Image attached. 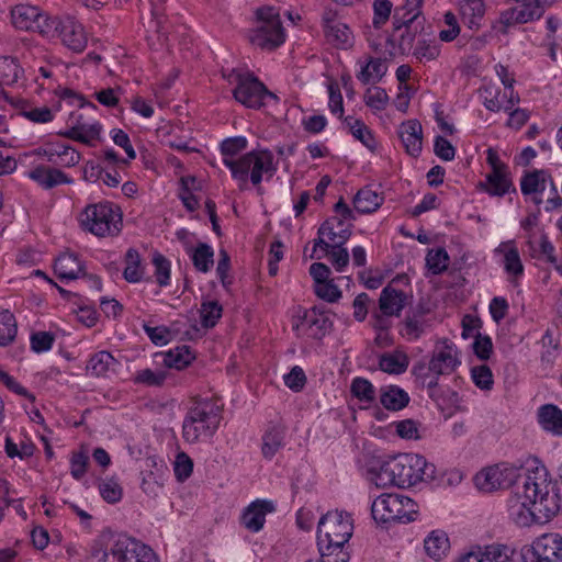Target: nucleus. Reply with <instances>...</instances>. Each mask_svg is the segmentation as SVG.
<instances>
[{"label": "nucleus", "mask_w": 562, "mask_h": 562, "mask_svg": "<svg viewBox=\"0 0 562 562\" xmlns=\"http://www.w3.org/2000/svg\"><path fill=\"white\" fill-rule=\"evenodd\" d=\"M166 380L164 371H153L151 369H144L136 373L134 381L139 384L148 386H160Z\"/></svg>", "instance_id": "64"}, {"label": "nucleus", "mask_w": 562, "mask_h": 562, "mask_svg": "<svg viewBox=\"0 0 562 562\" xmlns=\"http://www.w3.org/2000/svg\"><path fill=\"white\" fill-rule=\"evenodd\" d=\"M139 543L126 535H117L113 538L109 551L95 550L93 558L99 562H133L136 559Z\"/></svg>", "instance_id": "15"}, {"label": "nucleus", "mask_w": 562, "mask_h": 562, "mask_svg": "<svg viewBox=\"0 0 562 562\" xmlns=\"http://www.w3.org/2000/svg\"><path fill=\"white\" fill-rule=\"evenodd\" d=\"M531 562H562V535L544 533L531 546Z\"/></svg>", "instance_id": "17"}, {"label": "nucleus", "mask_w": 562, "mask_h": 562, "mask_svg": "<svg viewBox=\"0 0 562 562\" xmlns=\"http://www.w3.org/2000/svg\"><path fill=\"white\" fill-rule=\"evenodd\" d=\"M328 257L334 268L341 272L349 263V252L344 245L327 244V246L319 247Z\"/></svg>", "instance_id": "50"}, {"label": "nucleus", "mask_w": 562, "mask_h": 562, "mask_svg": "<svg viewBox=\"0 0 562 562\" xmlns=\"http://www.w3.org/2000/svg\"><path fill=\"white\" fill-rule=\"evenodd\" d=\"M18 331V325L14 315L4 308H0V346L10 345Z\"/></svg>", "instance_id": "45"}, {"label": "nucleus", "mask_w": 562, "mask_h": 562, "mask_svg": "<svg viewBox=\"0 0 562 562\" xmlns=\"http://www.w3.org/2000/svg\"><path fill=\"white\" fill-rule=\"evenodd\" d=\"M352 224L339 216H331L326 220L318 228V238L314 240L313 254L318 247L327 246V244L345 245L351 236Z\"/></svg>", "instance_id": "13"}, {"label": "nucleus", "mask_w": 562, "mask_h": 562, "mask_svg": "<svg viewBox=\"0 0 562 562\" xmlns=\"http://www.w3.org/2000/svg\"><path fill=\"white\" fill-rule=\"evenodd\" d=\"M387 71V66L380 58L370 57L361 63L357 79L363 85L379 82Z\"/></svg>", "instance_id": "33"}, {"label": "nucleus", "mask_w": 562, "mask_h": 562, "mask_svg": "<svg viewBox=\"0 0 562 562\" xmlns=\"http://www.w3.org/2000/svg\"><path fill=\"white\" fill-rule=\"evenodd\" d=\"M324 32L329 43L338 48H349L353 43V35L347 24L336 19L334 14L326 13L323 16Z\"/></svg>", "instance_id": "21"}, {"label": "nucleus", "mask_w": 562, "mask_h": 562, "mask_svg": "<svg viewBox=\"0 0 562 562\" xmlns=\"http://www.w3.org/2000/svg\"><path fill=\"white\" fill-rule=\"evenodd\" d=\"M119 366V361L109 351L102 350L91 356L87 371L94 376H108L114 373Z\"/></svg>", "instance_id": "28"}, {"label": "nucleus", "mask_w": 562, "mask_h": 562, "mask_svg": "<svg viewBox=\"0 0 562 562\" xmlns=\"http://www.w3.org/2000/svg\"><path fill=\"white\" fill-rule=\"evenodd\" d=\"M495 251L504 255V268L508 274L515 278L522 274L524 266L520 260L519 251L513 240L502 243Z\"/></svg>", "instance_id": "35"}, {"label": "nucleus", "mask_w": 562, "mask_h": 562, "mask_svg": "<svg viewBox=\"0 0 562 562\" xmlns=\"http://www.w3.org/2000/svg\"><path fill=\"white\" fill-rule=\"evenodd\" d=\"M53 31L49 37L58 36L69 49L80 53L88 43L83 26L72 18L59 20L53 18Z\"/></svg>", "instance_id": "14"}, {"label": "nucleus", "mask_w": 562, "mask_h": 562, "mask_svg": "<svg viewBox=\"0 0 562 562\" xmlns=\"http://www.w3.org/2000/svg\"><path fill=\"white\" fill-rule=\"evenodd\" d=\"M559 509V497L543 467L530 471L507 502L509 519L520 527L543 524L555 516Z\"/></svg>", "instance_id": "1"}, {"label": "nucleus", "mask_w": 562, "mask_h": 562, "mask_svg": "<svg viewBox=\"0 0 562 562\" xmlns=\"http://www.w3.org/2000/svg\"><path fill=\"white\" fill-rule=\"evenodd\" d=\"M11 22L21 31L38 32L49 37L53 31V18L44 14L38 7L31 4H16L11 9Z\"/></svg>", "instance_id": "10"}, {"label": "nucleus", "mask_w": 562, "mask_h": 562, "mask_svg": "<svg viewBox=\"0 0 562 562\" xmlns=\"http://www.w3.org/2000/svg\"><path fill=\"white\" fill-rule=\"evenodd\" d=\"M20 76V66L16 60L12 58L0 59V87L3 85L10 86L18 81Z\"/></svg>", "instance_id": "54"}, {"label": "nucleus", "mask_w": 562, "mask_h": 562, "mask_svg": "<svg viewBox=\"0 0 562 562\" xmlns=\"http://www.w3.org/2000/svg\"><path fill=\"white\" fill-rule=\"evenodd\" d=\"M322 562H348L350 554L346 544L317 542Z\"/></svg>", "instance_id": "40"}, {"label": "nucleus", "mask_w": 562, "mask_h": 562, "mask_svg": "<svg viewBox=\"0 0 562 562\" xmlns=\"http://www.w3.org/2000/svg\"><path fill=\"white\" fill-rule=\"evenodd\" d=\"M519 476L517 467L502 463L488 467L475 475V485L484 492L506 488L513 485Z\"/></svg>", "instance_id": "11"}, {"label": "nucleus", "mask_w": 562, "mask_h": 562, "mask_svg": "<svg viewBox=\"0 0 562 562\" xmlns=\"http://www.w3.org/2000/svg\"><path fill=\"white\" fill-rule=\"evenodd\" d=\"M187 252L190 255L193 266L200 272H207L214 262L213 248L205 244L200 243L194 249L187 247Z\"/></svg>", "instance_id": "37"}, {"label": "nucleus", "mask_w": 562, "mask_h": 562, "mask_svg": "<svg viewBox=\"0 0 562 562\" xmlns=\"http://www.w3.org/2000/svg\"><path fill=\"white\" fill-rule=\"evenodd\" d=\"M123 276L124 279L131 283L139 282L143 279L144 267L142 266L140 256L138 251L133 248L126 251Z\"/></svg>", "instance_id": "41"}, {"label": "nucleus", "mask_w": 562, "mask_h": 562, "mask_svg": "<svg viewBox=\"0 0 562 562\" xmlns=\"http://www.w3.org/2000/svg\"><path fill=\"white\" fill-rule=\"evenodd\" d=\"M408 393L397 385H386L380 389V402L389 411H401L409 403Z\"/></svg>", "instance_id": "30"}, {"label": "nucleus", "mask_w": 562, "mask_h": 562, "mask_svg": "<svg viewBox=\"0 0 562 562\" xmlns=\"http://www.w3.org/2000/svg\"><path fill=\"white\" fill-rule=\"evenodd\" d=\"M424 548L431 559L438 561L442 559L449 548V539L443 532L432 531L424 541Z\"/></svg>", "instance_id": "38"}, {"label": "nucleus", "mask_w": 562, "mask_h": 562, "mask_svg": "<svg viewBox=\"0 0 562 562\" xmlns=\"http://www.w3.org/2000/svg\"><path fill=\"white\" fill-rule=\"evenodd\" d=\"M383 203V198L379 192L371 188H362L353 198L355 210L359 213H372Z\"/></svg>", "instance_id": "36"}, {"label": "nucleus", "mask_w": 562, "mask_h": 562, "mask_svg": "<svg viewBox=\"0 0 562 562\" xmlns=\"http://www.w3.org/2000/svg\"><path fill=\"white\" fill-rule=\"evenodd\" d=\"M471 376L474 384L481 390H491L494 384L493 374L491 369L485 366L473 367L471 370Z\"/></svg>", "instance_id": "60"}, {"label": "nucleus", "mask_w": 562, "mask_h": 562, "mask_svg": "<svg viewBox=\"0 0 562 562\" xmlns=\"http://www.w3.org/2000/svg\"><path fill=\"white\" fill-rule=\"evenodd\" d=\"M350 391L360 402L371 404L375 400V387L367 379H353L350 385Z\"/></svg>", "instance_id": "51"}, {"label": "nucleus", "mask_w": 562, "mask_h": 562, "mask_svg": "<svg viewBox=\"0 0 562 562\" xmlns=\"http://www.w3.org/2000/svg\"><path fill=\"white\" fill-rule=\"evenodd\" d=\"M423 0H404L401 7L395 8L393 14L394 31L398 32L403 24L414 23L420 14Z\"/></svg>", "instance_id": "34"}, {"label": "nucleus", "mask_w": 562, "mask_h": 562, "mask_svg": "<svg viewBox=\"0 0 562 562\" xmlns=\"http://www.w3.org/2000/svg\"><path fill=\"white\" fill-rule=\"evenodd\" d=\"M274 509V504L271 501L257 499L245 508L241 515V525L251 532H258L265 526L266 515Z\"/></svg>", "instance_id": "22"}, {"label": "nucleus", "mask_w": 562, "mask_h": 562, "mask_svg": "<svg viewBox=\"0 0 562 562\" xmlns=\"http://www.w3.org/2000/svg\"><path fill=\"white\" fill-rule=\"evenodd\" d=\"M426 326L425 311L418 307L407 313L402 323L400 333L405 339L414 341L424 334Z\"/></svg>", "instance_id": "27"}, {"label": "nucleus", "mask_w": 562, "mask_h": 562, "mask_svg": "<svg viewBox=\"0 0 562 562\" xmlns=\"http://www.w3.org/2000/svg\"><path fill=\"white\" fill-rule=\"evenodd\" d=\"M223 77L229 85L235 86L233 89L235 100L247 108L259 109L265 104L266 98L273 97L265 85L250 72L231 69L224 71Z\"/></svg>", "instance_id": "7"}, {"label": "nucleus", "mask_w": 562, "mask_h": 562, "mask_svg": "<svg viewBox=\"0 0 562 562\" xmlns=\"http://www.w3.org/2000/svg\"><path fill=\"white\" fill-rule=\"evenodd\" d=\"M486 191L491 195L503 196L509 192L510 188L513 187L512 180L509 179L508 169L502 171H491L486 176Z\"/></svg>", "instance_id": "39"}, {"label": "nucleus", "mask_w": 562, "mask_h": 562, "mask_svg": "<svg viewBox=\"0 0 562 562\" xmlns=\"http://www.w3.org/2000/svg\"><path fill=\"white\" fill-rule=\"evenodd\" d=\"M146 467L156 468L157 474L155 475L154 480L144 476L142 488L145 493L155 495L157 494L158 488L162 486V479L168 469L162 462L158 463L155 458L146 459Z\"/></svg>", "instance_id": "47"}, {"label": "nucleus", "mask_w": 562, "mask_h": 562, "mask_svg": "<svg viewBox=\"0 0 562 562\" xmlns=\"http://www.w3.org/2000/svg\"><path fill=\"white\" fill-rule=\"evenodd\" d=\"M458 5L460 14L471 27L477 25L485 13L483 0H458Z\"/></svg>", "instance_id": "42"}, {"label": "nucleus", "mask_w": 562, "mask_h": 562, "mask_svg": "<svg viewBox=\"0 0 562 562\" xmlns=\"http://www.w3.org/2000/svg\"><path fill=\"white\" fill-rule=\"evenodd\" d=\"M29 177L43 189L49 190L59 184H70L72 179L58 168L37 166L29 172Z\"/></svg>", "instance_id": "26"}, {"label": "nucleus", "mask_w": 562, "mask_h": 562, "mask_svg": "<svg viewBox=\"0 0 562 562\" xmlns=\"http://www.w3.org/2000/svg\"><path fill=\"white\" fill-rule=\"evenodd\" d=\"M372 24L375 29H381L389 21L393 4L390 0H374Z\"/></svg>", "instance_id": "57"}, {"label": "nucleus", "mask_w": 562, "mask_h": 562, "mask_svg": "<svg viewBox=\"0 0 562 562\" xmlns=\"http://www.w3.org/2000/svg\"><path fill=\"white\" fill-rule=\"evenodd\" d=\"M70 124V127L60 135L86 145H91L100 138L102 125L98 121L88 122L82 114H72Z\"/></svg>", "instance_id": "18"}, {"label": "nucleus", "mask_w": 562, "mask_h": 562, "mask_svg": "<svg viewBox=\"0 0 562 562\" xmlns=\"http://www.w3.org/2000/svg\"><path fill=\"white\" fill-rule=\"evenodd\" d=\"M193 359L194 356L191 352L190 348L188 346H181L170 350L165 356L164 361L165 364L168 366L169 368L181 370L186 368L188 364H190Z\"/></svg>", "instance_id": "48"}, {"label": "nucleus", "mask_w": 562, "mask_h": 562, "mask_svg": "<svg viewBox=\"0 0 562 562\" xmlns=\"http://www.w3.org/2000/svg\"><path fill=\"white\" fill-rule=\"evenodd\" d=\"M247 147V139L243 136L227 138L221 144V151L223 155V164L226 166V160H236L234 157Z\"/></svg>", "instance_id": "55"}, {"label": "nucleus", "mask_w": 562, "mask_h": 562, "mask_svg": "<svg viewBox=\"0 0 562 562\" xmlns=\"http://www.w3.org/2000/svg\"><path fill=\"white\" fill-rule=\"evenodd\" d=\"M481 97L483 99V105L485 109L492 112H498L501 110L509 111L520 100L519 95L515 93L514 90H512L508 95L507 91H505L501 97L499 90L494 86H485L481 90Z\"/></svg>", "instance_id": "23"}, {"label": "nucleus", "mask_w": 562, "mask_h": 562, "mask_svg": "<svg viewBox=\"0 0 562 562\" xmlns=\"http://www.w3.org/2000/svg\"><path fill=\"white\" fill-rule=\"evenodd\" d=\"M345 122L349 132L356 139L360 140L370 150H374L376 146L375 139L369 127L362 121L348 116Z\"/></svg>", "instance_id": "44"}, {"label": "nucleus", "mask_w": 562, "mask_h": 562, "mask_svg": "<svg viewBox=\"0 0 562 562\" xmlns=\"http://www.w3.org/2000/svg\"><path fill=\"white\" fill-rule=\"evenodd\" d=\"M258 26L251 31L250 42L262 48L272 50L283 44L285 33L282 27L279 11L272 7L257 10Z\"/></svg>", "instance_id": "8"}, {"label": "nucleus", "mask_w": 562, "mask_h": 562, "mask_svg": "<svg viewBox=\"0 0 562 562\" xmlns=\"http://www.w3.org/2000/svg\"><path fill=\"white\" fill-rule=\"evenodd\" d=\"M99 491L102 498L110 504L121 501L123 494L122 487L114 480H106L100 483Z\"/></svg>", "instance_id": "63"}, {"label": "nucleus", "mask_w": 562, "mask_h": 562, "mask_svg": "<svg viewBox=\"0 0 562 562\" xmlns=\"http://www.w3.org/2000/svg\"><path fill=\"white\" fill-rule=\"evenodd\" d=\"M314 291L318 297L329 303H334L341 297V291L335 284L333 279L315 284Z\"/></svg>", "instance_id": "59"}, {"label": "nucleus", "mask_w": 562, "mask_h": 562, "mask_svg": "<svg viewBox=\"0 0 562 562\" xmlns=\"http://www.w3.org/2000/svg\"><path fill=\"white\" fill-rule=\"evenodd\" d=\"M409 366V358L403 350H394L380 356L379 368L389 374H402Z\"/></svg>", "instance_id": "32"}, {"label": "nucleus", "mask_w": 562, "mask_h": 562, "mask_svg": "<svg viewBox=\"0 0 562 562\" xmlns=\"http://www.w3.org/2000/svg\"><path fill=\"white\" fill-rule=\"evenodd\" d=\"M284 434L279 427L268 429L262 436L261 451L266 459H272L283 446Z\"/></svg>", "instance_id": "43"}, {"label": "nucleus", "mask_w": 562, "mask_h": 562, "mask_svg": "<svg viewBox=\"0 0 562 562\" xmlns=\"http://www.w3.org/2000/svg\"><path fill=\"white\" fill-rule=\"evenodd\" d=\"M553 179L551 173L544 169H536L526 172L520 180V190L524 195H531V201L540 205L543 200L540 194L546 190L547 184L552 187Z\"/></svg>", "instance_id": "19"}, {"label": "nucleus", "mask_w": 562, "mask_h": 562, "mask_svg": "<svg viewBox=\"0 0 562 562\" xmlns=\"http://www.w3.org/2000/svg\"><path fill=\"white\" fill-rule=\"evenodd\" d=\"M353 532L351 514L345 510H330L318 521L317 542L347 544Z\"/></svg>", "instance_id": "9"}, {"label": "nucleus", "mask_w": 562, "mask_h": 562, "mask_svg": "<svg viewBox=\"0 0 562 562\" xmlns=\"http://www.w3.org/2000/svg\"><path fill=\"white\" fill-rule=\"evenodd\" d=\"M156 281L160 286H167L170 281V262L160 254L153 257Z\"/></svg>", "instance_id": "58"}, {"label": "nucleus", "mask_w": 562, "mask_h": 562, "mask_svg": "<svg viewBox=\"0 0 562 562\" xmlns=\"http://www.w3.org/2000/svg\"><path fill=\"white\" fill-rule=\"evenodd\" d=\"M524 4L518 8H512L519 24L538 20L542 16L544 10L540 4V0H525Z\"/></svg>", "instance_id": "46"}, {"label": "nucleus", "mask_w": 562, "mask_h": 562, "mask_svg": "<svg viewBox=\"0 0 562 562\" xmlns=\"http://www.w3.org/2000/svg\"><path fill=\"white\" fill-rule=\"evenodd\" d=\"M222 306L217 301H209L202 303L200 310L202 325L205 328L214 327L222 316Z\"/></svg>", "instance_id": "56"}, {"label": "nucleus", "mask_w": 562, "mask_h": 562, "mask_svg": "<svg viewBox=\"0 0 562 562\" xmlns=\"http://www.w3.org/2000/svg\"><path fill=\"white\" fill-rule=\"evenodd\" d=\"M54 270L60 280H75L82 274V266L75 254L60 255L54 265Z\"/></svg>", "instance_id": "29"}, {"label": "nucleus", "mask_w": 562, "mask_h": 562, "mask_svg": "<svg viewBox=\"0 0 562 562\" xmlns=\"http://www.w3.org/2000/svg\"><path fill=\"white\" fill-rule=\"evenodd\" d=\"M398 136L408 155L417 157L423 148V130L417 120H409L400 125Z\"/></svg>", "instance_id": "25"}, {"label": "nucleus", "mask_w": 562, "mask_h": 562, "mask_svg": "<svg viewBox=\"0 0 562 562\" xmlns=\"http://www.w3.org/2000/svg\"><path fill=\"white\" fill-rule=\"evenodd\" d=\"M333 322L328 313L313 307L302 316L293 319L292 328L297 336L322 339L331 328Z\"/></svg>", "instance_id": "12"}, {"label": "nucleus", "mask_w": 562, "mask_h": 562, "mask_svg": "<svg viewBox=\"0 0 562 562\" xmlns=\"http://www.w3.org/2000/svg\"><path fill=\"white\" fill-rule=\"evenodd\" d=\"M81 228L97 237L116 236L122 229V212L112 203L90 204L79 214Z\"/></svg>", "instance_id": "5"}, {"label": "nucleus", "mask_w": 562, "mask_h": 562, "mask_svg": "<svg viewBox=\"0 0 562 562\" xmlns=\"http://www.w3.org/2000/svg\"><path fill=\"white\" fill-rule=\"evenodd\" d=\"M41 155L46 160L60 168H70L79 164L81 155L74 147L65 143H48L42 148Z\"/></svg>", "instance_id": "20"}, {"label": "nucleus", "mask_w": 562, "mask_h": 562, "mask_svg": "<svg viewBox=\"0 0 562 562\" xmlns=\"http://www.w3.org/2000/svg\"><path fill=\"white\" fill-rule=\"evenodd\" d=\"M389 100L386 91L380 87L369 88L364 93L366 105L374 112L385 110L389 104Z\"/></svg>", "instance_id": "53"}, {"label": "nucleus", "mask_w": 562, "mask_h": 562, "mask_svg": "<svg viewBox=\"0 0 562 562\" xmlns=\"http://www.w3.org/2000/svg\"><path fill=\"white\" fill-rule=\"evenodd\" d=\"M435 477V465L420 454L401 453L382 461L378 470L369 472L376 487H409Z\"/></svg>", "instance_id": "2"}, {"label": "nucleus", "mask_w": 562, "mask_h": 562, "mask_svg": "<svg viewBox=\"0 0 562 562\" xmlns=\"http://www.w3.org/2000/svg\"><path fill=\"white\" fill-rule=\"evenodd\" d=\"M430 370L436 374H451L461 364L457 346L448 339L436 344L430 357Z\"/></svg>", "instance_id": "16"}, {"label": "nucleus", "mask_w": 562, "mask_h": 562, "mask_svg": "<svg viewBox=\"0 0 562 562\" xmlns=\"http://www.w3.org/2000/svg\"><path fill=\"white\" fill-rule=\"evenodd\" d=\"M449 255L445 248L430 249L426 255V266L432 274H440L447 270Z\"/></svg>", "instance_id": "49"}, {"label": "nucleus", "mask_w": 562, "mask_h": 562, "mask_svg": "<svg viewBox=\"0 0 562 562\" xmlns=\"http://www.w3.org/2000/svg\"><path fill=\"white\" fill-rule=\"evenodd\" d=\"M420 423L415 419H403L394 423L396 434L403 439H419Z\"/></svg>", "instance_id": "61"}, {"label": "nucleus", "mask_w": 562, "mask_h": 562, "mask_svg": "<svg viewBox=\"0 0 562 562\" xmlns=\"http://www.w3.org/2000/svg\"><path fill=\"white\" fill-rule=\"evenodd\" d=\"M408 296L402 291L393 286L392 283L386 285L380 294L379 311L385 316H400L403 308L407 304Z\"/></svg>", "instance_id": "24"}, {"label": "nucleus", "mask_w": 562, "mask_h": 562, "mask_svg": "<svg viewBox=\"0 0 562 562\" xmlns=\"http://www.w3.org/2000/svg\"><path fill=\"white\" fill-rule=\"evenodd\" d=\"M514 551L504 544L492 543L484 546V562H515Z\"/></svg>", "instance_id": "52"}, {"label": "nucleus", "mask_w": 562, "mask_h": 562, "mask_svg": "<svg viewBox=\"0 0 562 562\" xmlns=\"http://www.w3.org/2000/svg\"><path fill=\"white\" fill-rule=\"evenodd\" d=\"M371 514L378 522H411L417 518V504L403 494L383 493L371 505Z\"/></svg>", "instance_id": "6"}, {"label": "nucleus", "mask_w": 562, "mask_h": 562, "mask_svg": "<svg viewBox=\"0 0 562 562\" xmlns=\"http://www.w3.org/2000/svg\"><path fill=\"white\" fill-rule=\"evenodd\" d=\"M193 471V461L192 459L184 452H180L176 457V461L173 464V472L178 481H186Z\"/></svg>", "instance_id": "62"}, {"label": "nucleus", "mask_w": 562, "mask_h": 562, "mask_svg": "<svg viewBox=\"0 0 562 562\" xmlns=\"http://www.w3.org/2000/svg\"><path fill=\"white\" fill-rule=\"evenodd\" d=\"M221 407L211 400L196 402L189 408L182 423V437L188 443H196L212 437L221 423Z\"/></svg>", "instance_id": "4"}, {"label": "nucleus", "mask_w": 562, "mask_h": 562, "mask_svg": "<svg viewBox=\"0 0 562 562\" xmlns=\"http://www.w3.org/2000/svg\"><path fill=\"white\" fill-rule=\"evenodd\" d=\"M538 422L546 431L562 436V409L557 405H542L538 411Z\"/></svg>", "instance_id": "31"}, {"label": "nucleus", "mask_w": 562, "mask_h": 562, "mask_svg": "<svg viewBox=\"0 0 562 562\" xmlns=\"http://www.w3.org/2000/svg\"><path fill=\"white\" fill-rule=\"evenodd\" d=\"M226 167L231 170L232 177L238 181L240 190L247 188L248 180L260 190L263 177L270 179L277 171L273 155L269 150H252L237 160H226Z\"/></svg>", "instance_id": "3"}]
</instances>
